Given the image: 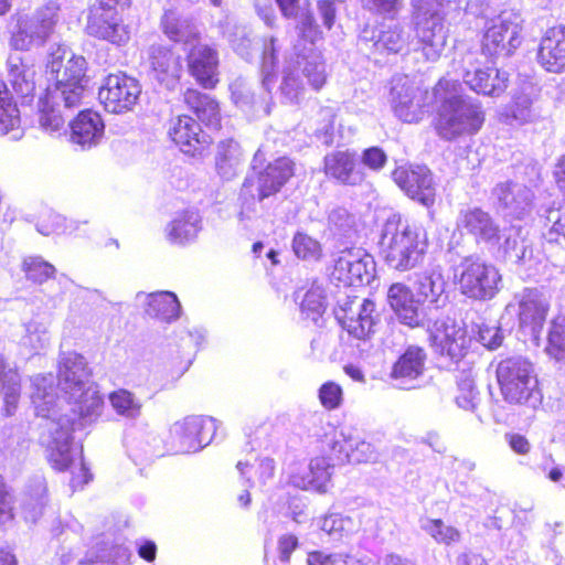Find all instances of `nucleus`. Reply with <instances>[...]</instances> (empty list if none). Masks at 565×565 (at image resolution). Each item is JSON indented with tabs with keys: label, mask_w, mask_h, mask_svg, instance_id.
I'll use <instances>...</instances> for the list:
<instances>
[{
	"label": "nucleus",
	"mask_w": 565,
	"mask_h": 565,
	"mask_svg": "<svg viewBox=\"0 0 565 565\" xmlns=\"http://www.w3.org/2000/svg\"><path fill=\"white\" fill-rule=\"evenodd\" d=\"M30 399L38 417L44 419L40 443L45 448L46 457L55 470L64 471L76 465L78 475L72 477L74 488L83 487L90 480V475L82 459V448L74 444L75 420L62 413L61 399L52 374L35 375L30 380Z\"/></svg>",
	"instance_id": "f257e3e1"
},
{
	"label": "nucleus",
	"mask_w": 565,
	"mask_h": 565,
	"mask_svg": "<svg viewBox=\"0 0 565 565\" xmlns=\"http://www.w3.org/2000/svg\"><path fill=\"white\" fill-rule=\"evenodd\" d=\"M65 51V47L58 46L57 53L62 54H51L47 68L55 83L46 88L44 98L39 102V124L51 134L64 128L65 117L61 107L71 109L79 106L85 92L86 61L83 56L73 55L62 65Z\"/></svg>",
	"instance_id": "f03ea898"
},
{
	"label": "nucleus",
	"mask_w": 565,
	"mask_h": 565,
	"mask_svg": "<svg viewBox=\"0 0 565 565\" xmlns=\"http://www.w3.org/2000/svg\"><path fill=\"white\" fill-rule=\"evenodd\" d=\"M437 105L434 126L437 135L451 141L463 135L477 134L486 119L480 102L462 95L457 79L443 77L433 89Z\"/></svg>",
	"instance_id": "7ed1b4c3"
},
{
	"label": "nucleus",
	"mask_w": 565,
	"mask_h": 565,
	"mask_svg": "<svg viewBox=\"0 0 565 565\" xmlns=\"http://www.w3.org/2000/svg\"><path fill=\"white\" fill-rule=\"evenodd\" d=\"M90 370L84 356L76 352L64 353L60 361L58 385L79 425L94 423L104 408V399L90 379Z\"/></svg>",
	"instance_id": "20e7f679"
},
{
	"label": "nucleus",
	"mask_w": 565,
	"mask_h": 565,
	"mask_svg": "<svg viewBox=\"0 0 565 565\" xmlns=\"http://www.w3.org/2000/svg\"><path fill=\"white\" fill-rule=\"evenodd\" d=\"M379 245L384 263L391 269L404 273L423 264L428 241L424 231L393 214L383 224Z\"/></svg>",
	"instance_id": "39448f33"
},
{
	"label": "nucleus",
	"mask_w": 565,
	"mask_h": 565,
	"mask_svg": "<svg viewBox=\"0 0 565 565\" xmlns=\"http://www.w3.org/2000/svg\"><path fill=\"white\" fill-rule=\"evenodd\" d=\"M497 380L505 402L533 409L542 404L543 395L533 364L525 358L511 356L497 366Z\"/></svg>",
	"instance_id": "423d86ee"
},
{
	"label": "nucleus",
	"mask_w": 565,
	"mask_h": 565,
	"mask_svg": "<svg viewBox=\"0 0 565 565\" xmlns=\"http://www.w3.org/2000/svg\"><path fill=\"white\" fill-rule=\"evenodd\" d=\"M448 4L446 0H412V21L427 61H437L445 50L448 39L445 25Z\"/></svg>",
	"instance_id": "0eeeda50"
},
{
	"label": "nucleus",
	"mask_w": 565,
	"mask_h": 565,
	"mask_svg": "<svg viewBox=\"0 0 565 565\" xmlns=\"http://www.w3.org/2000/svg\"><path fill=\"white\" fill-rule=\"evenodd\" d=\"M58 21V6L49 2L32 14H21L10 32L12 50L28 52L45 45Z\"/></svg>",
	"instance_id": "6e6552de"
},
{
	"label": "nucleus",
	"mask_w": 565,
	"mask_h": 565,
	"mask_svg": "<svg viewBox=\"0 0 565 565\" xmlns=\"http://www.w3.org/2000/svg\"><path fill=\"white\" fill-rule=\"evenodd\" d=\"M454 276L460 292L476 300L492 299L502 280L494 265L475 256L463 258L456 266Z\"/></svg>",
	"instance_id": "1a4fd4ad"
},
{
	"label": "nucleus",
	"mask_w": 565,
	"mask_h": 565,
	"mask_svg": "<svg viewBox=\"0 0 565 565\" xmlns=\"http://www.w3.org/2000/svg\"><path fill=\"white\" fill-rule=\"evenodd\" d=\"M521 170L522 168L519 167L513 180L499 182L492 190L497 209L505 217L523 218L532 210L534 193L531 185L537 178V171L533 166L525 167L523 169L527 174L525 180L521 177L523 174Z\"/></svg>",
	"instance_id": "9d476101"
},
{
	"label": "nucleus",
	"mask_w": 565,
	"mask_h": 565,
	"mask_svg": "<svg viewBox=\"0 0 565 565\" xmlns=\"http://www.w3.org/2000/svg\"><path fill=\"white\" fill-rule=\"evenodd\" d=\"M550 309V298L537 288H525L507 305L502 319L516 316L520 329L536 340Z\"/></svg>",
	"instance_id": "9b49d317"
},
{
	"label": "nucleus",
	"mask_w": 565,
	"mask_h": 565,
	"mask_svg": "<svg viewBox=\"0 0 565 565\" xmlns=\"http://www.w3.org/2000/svg\"><path fill=\"white\" fill-rule=\"evenodd\" d=\"M521 24L518 14L503 11L484 25L481 47L488 56H510L521 44Z\"/></svg>",
	"instance_id": "f8f14e48"
},
{
	"label": "nucleus",
	"mask_w": 565,
	"mask_h": 565,
	"mask_svg": "<svg viewBox=\"0 0 565 565\" xmlns=\"http://www.w3.org/2000/svg\"><path fill=\"white\" fill-rule=\"evenodd\" d=\"M216 430L217 422L212 417H184L173 423L169 429L171 447L177 452H198L212 441Z\"/></svg>",
	"instance_id": "ddd939ff"
},
{
	"label": "nucleus",
	"mask_w": 565,
	"mask_h": 565,
	"mask_svg": "<svg viewBox=\"0 0 565 565\" xmlns=\"http://www.w3.org/2000/svg\"><path fill=\"white\" fill-rule=\"evenodd\" d=\"M294 162L281 157L269 162L264 169L259 170L256 179L247 177L243 183L242 194L250 195L259 202L278 193L281 188L294 175Z\"/></svg>",
	"instance_id": "4468645a"
},
{
	"label": "nucleus",
	"mask_w": 565,
	"mask_h": 565,
	"mask_svg": "<svg viewBox=\"0 0 565 565\" xmlns=\"http://www.w3.org/2000/svg\"><path fill=\"white\" fill-rule=\"evenodd\" d=\"M141 94L139 82L125 73L109 74L98 90V98L105 109L113 114L131 110Z\"/></svg>",
	"instance_id": "2eb2a0df"
},
{
	"label": "nucleus",
	"mask_w": 565,
	"mask_h": 565,
	"mask_svg": "<svg viewBox=\"0 0 565 565\" xmlns=\"http://www.w3.org/2000/svg\"><path fill=\"white\" fill-rule=\"evenodd\" d=\"M391 104L395 115L405 122H417L424 115L423 93L415 82L404 74L392 77Z\"/></svg>",
	"instance_id": "dca6fc26"
},
{
	"label": "nucleus",
	"mask_w": 565,
	"mask_h": 565,
	"mask_svg": "<svg viewBox=\"0 0 565 565\" xmlns=\"http://www.w3.org/2000/svg\"><path fill=\"white\" fill-rule=\"evenodd\" d=\"M430 345L440 355L459 360L465 354L469 340L466 330L449 317L437 318L427 323Z\"/></svg>",
	"instance_id": "f3484780"
},
{
	"label": "nucleus",
	"mask_w": 565,
	"mask_h": 565,
	"mask_svg": "<svg viewBox=\"0 0 565 565\" xmlns=\"http://www.w3.org/2000/svg\"><path fill=\"white\" fill-rule=\"evenodd\" d=\"M394 182L412 200L426 207L435 204L436 184L430 170L425 166H402L392 173Z\"/></svg>",
	"instance_id": "a211bd4d"
},
{
	"label": "nucleus",
	"mask_w": 565,
	"mask_h": 565,
	"mask_svg": "<svg viewBox=\"0 0 565 565\" xmlns=\"http://www.w3.org/2000/svg\"><path fill=\"white\" fill-rule=\"evenodd\" d=\"M115 8L93 4L87 17L86 32L99 40L122 45L129 40V31Z\"/></svg>",
	"instance_id": "6ab92c4d"
},
{
	"label": "nucleus",
	"mask_w": 565,
	"mask_h": 565,
	"mask_svg": "<svg viewBox=\"0 0 565 565\" xmlns=\"http://www.w3.org/2000/svg\"><path fill=\"white\" fill-rule=\"evenodd\" d=\"M375 263L363 249H345L334 260L332 279L348 286L369 284L373 278Z\"/></svg>",
	"instance_id": "aec40b11"
},
{
	"label": "nucleus",
	"mask_w": 565,
	"mask_h": 565,
	"mask_svg": "<svg viewBox=\"0 0 565 565\" xmlns=\"http://www.w3.org/2000/svg\"><path fill=\"white\" fill-rule=\"evenodd\" d=\"M503 236L504 242L498 248L500 256L519 266L529 276L534 275L544 259L541 250H534L532 245L521 236L520 228L511 227L503 233Z\"/></svg>",
	"instance_id": "412c9836"
},
{
	"label": "nucleus",
	"mask_w": 565,
	"mask_h": 565,
	"mask_svg": "<svg viewBox=\"0 0 565 565\" xmlns=\"http://www.w3.org/2000/svg\"><path fill=\"white\" fill-rule=\"evenodd\" d=\"M168 134L180 150L189 156H203L211 143L209 135L190 116H178L170 120Z\"/></svg>",
	"instance_id": "4be33fe9"
},
{
	"label": "nucleus",
	"mask_w": 565,
	"mask_h": 565,
	"mask_svg": "<svg viewBox=\"0 0 565 565\" xmlns=\"http://www.w3.org/2000/svg\"><path fill=\"white\" fill-rule=\"evenodd\" d=\"M472 61V53L467 54L463 58L465 71L462 79L465 84L477 94L491 97L500 96L508 87V73L495 67H476L470 70Z\"/></svg>",
	"instance_id": "5701e85b"
},
{
	"label": "nucleus",
	"mask_w": 565,
	"mask_h": 565,
	"mask_svg": "<svg viewBox=\"0 0 565 565\" xmlns=\"http://www.w3.org/2000/svg\"><path fill=\"white\" fill-rule=\"evenodd\" d=\"M323 163L326 175L343 185L356 186L366 179L359 154L354 150L332 151L324 157Z\"/></svg>",
	"instance_id": "b1692460"
},
{
	"label": "nucleus",
	"mask_w": 565,
	"mask_h": 565,
	"mask_svg": "<svg viewBox=\"0 0 565 565\" xmlns=\"http://www.w3.org/2000/svg\"><path fill=\"white\" fill-rule=\"evenodd\" d=\"M297 53L290 52V43L287 39L278 38L275 35L266 36L263 39L262 44V86L268 93H271L276 83V70L281 64L284 67L288 64H295L294 55Z\"/></svg>",
	"instance_id": "393cba45"
},
{
	"label": "nucleus",
	"mask_w": 565,
	"mask_h": 565,
	"mask_svg": "<svg viewBox=\"0 0 565 565\" xmlns=\"http://www.w3.org/2000/svg\"><path fill=\"white\" fill-rule=\"evenodd\" d=\"M364 41L373 42L376 51L399 53L407 49L411 34L406 25L394 21H383L374 28L365 26L361 32Z\"/></svg>",
	"instance_id": "a878e982"
},
{
	"label": "nucleus",
	"mask_w": 565,
	"mask_h": 565,
	"mask_svg": "<svg viewBox=\"0 0 565 565\" xmlns=\"http://www.w3.org/2000/svg\"><path fill=\"white\" fill-rule=\"evenodd\" d=\"M148 64L153 79L168 89H172L181 77L182 58L170 47L153 44L148 50Z\"/></svg>",
	"instance_id": "bb28decb"
},
{
	"label": "nucleus",
	"mask_w": 565,
	"mask_h": 565,
	"mask_svg": "<svg viewBox=\"0 0 565 565\" xmlns=\"http://www.w3.org/2000/svg\"><path fill=\"white\" fill-rule=\"evenodd\" d=\"M374 313L375 303L372 300L354 299L349 302L348 307L341 308V311L337 312V318L349 334L356 339H365L373 332L376 322Z\"/></svg>",
	"instance_id": "cd10ccee"
},
{
	"label": "nucleus",
	"mask_w": 565,
	"mask_h": 565,
	"mask_svg": "<svg viewBox=\"0 0 565 565\" xmlns=\"http://www.w3.org/2000/svg\"><path fill=\"white\" fill-rule=\"evenodd\" d=\"M331 469L326 457H316L308 466H295L289 472V482L301 490L326 493L331 483Z\"/></svg>",
	"instance_id": "c85d7f7f"
},
{
	"label": "nucleus",
	"mask_w": 565,
	"mask_h": 565,
	"mask_svg": "<svg viewBox=\"0 0 565 565\" xmlns=\"http://www.w3.org/2000/svg\"><path fill=\"white\" fill-rule=\"evenodd\" d=\"M457 226L475 236L479 243L497 246L500 231L492 216L480 207H469L460 211Z\"/></svg>",
	"instance_id": "c756f323"
},
{
	"label": "nucleus",
	"mask_w": 565,
	"mask_h": 565,
	"mask_svg": "<svg viewBox=\"0 0 565 565\" xmlns=\"http://www.w3.org/2000/svg\"><path fill=\"white\" fill-rule=\"evenodd\" d=\"M105 135L102 116L90 109L81 111L70 122V141L86 150L100 143Z\"/></svg>",
	"instance_id": "7c9ffc66"
},
{
	"label": "nucleus",
	"mask_w": 565,
	"mask_h": 565,
	"mask_svg": "<svg viewBox=\"0 0 565 565\" xmlns=\"http://www.w3.org/2000/svg\"><path fill=\"white\" fill-rule=\"evenodd\" d=\"M189 71L204 88H213L218 82V54L206 44L194 45L188 55Z\"/></svg>",
	"instance_id": "2f4dec72"
},
{
	"label": "nucleus",
	"mask_w": 565,
	"mask_h": 565,
	"mask_svg": "<svg viewBox=\"0 0 565 565\" xmlns=\"http://www.w3.org/2000/svg\"><path fill=\"white\" fill-rule=\"evenodd\" d=\"M537 62L551 73L565 71V25L546 30L540 42Z\"/></svg>",
	"instance_id": "473e14b6"
},
{
	"label": "nucleus",
	"mask_w": 565,
	"mask_h": 565,
	"mask_svg": "<svg viewBox=\"0 0 565 565\" xmlns=\"http://www.w3.org/2000/svg\"><path fill=\"white\" fill-rule=\"evenodd\" d=\"M136 301L142 307L143 312L162 322H172L180 317L181 305L174 292L156 291V292H138Z\"/></svg>",
	"instance_id": "72a5a7b5"
},
{
	"label": "nucleus",
	"mask_w": 565,
	"mask_h": 565,
	"mask_svg": "<svg viewBox=\"0 0 565 565\" xmlns=\"http://www.w3.org/2000/svg\"><path fill=\"white\" fill-rule=\"evenodd\" d=\"M426 354L418 347H409L394 363L391 377L396 381L399 388H413L416 381L424 372Z\"/></svg>",
	"instance_id": "f704fd0d"
},
{
	"label": "nucleus",
	"mask_w": 565,
	"mask_h": 565,
	"mask_svg": "<svg viewBox=\"0 0 565 565\" xmlns=\"http://www.w3.org/2000/svg\"><path fill=\"white\" fill-rule=\"evenodd\" d=\"M0 136L18 141L24 136L20 109L7 85L0 81Z\"/></svg>",
	"instance_id": "c9c22d12"
},
{
	"label": "nucleus",
	"mask_w": 565,
	"mask_h": 565,
	"mask_svg": "<svg viewBox=\"0 0 565 565\" xmlns=\"http://www.w3.org/2000/svg\"><path fill=\"white\" fill-rule=\"evenodd\" d=\"M387 299L402 323L409 327L419 324L418 303L409 288L403 284H393L388 289Z\"/></svg>",
	"instance_id": "e433bc0d"
},
{
	"label": "nucleus",
	"mask_w": 565,
	"mask_h": 565,
	"mask_svg": "<svg viewBox=\"0 0 565 565\" xmlns=\"http://www.w3.org/2000/svg\"><path fill=\"white\" fill-rule=\"evenodd\" d=\"M200 214L193 210L178 214L166 227L168 241L178 245L193 242L202 228Z\"/></svg>",
	"instance_id": "4c0bfd02"
},
{
	"label": "nucleus",
	"mask_w": 565,
	"mask_h": 565,
	"mask_svg": "<svg viewBox=\"0 0 565 565\" xmlns=\"http://www.w3.org/2000/svg\"><path fill=\"white\" fill-rule=\"evenodd\" d=\"M47 503V487L44 477H33L22 494L21 509L28 522H36Z\"/></svg>",
	"instance_id": "58836bf2"
},
{
	"label": "nucleus",
	"mask_w": 565,
	"mask_h": 565,
	"mask_svg": "<svg viewBox=\"0 0 565 565\" xmlns=\"http://www.w3.org/2000/svg\"><path fill=\"white\" fill-rule=\"evenodd\" d=\"M7 79L13 90L22 96H31L35 89V70L26 64L19 54H10L8 57Z\"/></svg>",
	"instance_id": "ea45409f"
},
{
	"label": "nucleus",
	"mask_w": 565,
	"mask_h": 565,
	"mask_svg": "<svg viewBox=\"0 0 565 565\" xmlns=\"http://www.w3.org/2000/svg\"><path fill=\"white\" fill-rule=\"evenodd\" d=\"M296 57L297 60L294 63L298 67V72L301 71L312 89L320 90L328 78L326 62L321 52L310 47L303 54H296Z\"/></svg>",
	"instance_id": "a19ab883"
},
{
	"label": "nucleus",
	"mask_w": 565,
	"mask_h": 565,
	"mask_svg": "<svg viewBox=\"0 0 565 565\" xmlns=\"http://www.w3.org/2000/svg\"><path fill=\"white\" fill-rule=\"evenodd\" d=\"M162 32L174 42L191 43L199 36L195 24L177 9L168 8L161 18Z\"/></svg>",
	"instance_id": "79ce46f5"
},
{
	"label": "nucleus",
	"mask_w": 565,
	"mask_h": 565,
	"mask_svg": "<svg viewBox=\"0 0 565 565\" xmlns=\"http://www.w3.org/2000/svg\"><path fill=\"white\" fill-rule=\"evenodd\" d=\"M231 94L234 104L245 113L268 115L270 113V106L267 96L270 95L265 88V97H256L252 85L243 79H235L231 86Z\"/></svg>",
	"instance_id": "37998d69"
},
{
	"label": "nucleus",
	"mask_w": 565,
	"mask_h": 565,
	"mask_svg": "<svg viewBox=\"0 0 565 565\" xmlns=\"http://www.w3.org/2000/svg\"><path fill=\"white\" fill-rule=\"evenodd\" d=\"M0 394L3 398L2 413L6 416L15 414L21 396V376L17 370L7 365L0 355Z\"/></svg>",
	"instance_id": "c03bdc74"
},
{
	"label": "nucleus",
	"mask_w": 565,
	"mask_h": 565,
	"mask_svg": "<svg viewBox=\"0 0 565 565\" xmlns=\"http://www.w3.org/2000/svg\"><path fill=\"white\" fill-rule=\"evenodd\" d=\"M184 102L203 124L212 128L220 127L221 114L218 103L210 95L196 89H188L184 93Z\"/></svg>",
	"instance_id": "a18cd8bd"
},
{
	"label": "nucleus",
	"mask_w": 565,
	"mask_h": 565,
	"mask_svg": "<svg viewBox=\"0 0 565 565\" xmlns=\"http://www.w3.org/2000/svg\"><path fill=\"white\" fill-rule=\"evenodd\" d=\"M242 163V151L238 142L233 139L222 140L217 145L215 154V168L217 174L225 179H233Z\"/></svg>",
	"instance_id": "49530a36"
},
{
	"label": "nucleus",
	"mask_w": 565,
	"mask_h": 565,
	"mask_svg": "<svg viewBox=\"0 0 565 565\" xmlns=\"http://www.w3.org/2000/svg\"><path fill=\"white\" fill-rule=\"evenodd\" d=\"M416 290L424 301L435 303L438 307L445 291L441 268L433 266L418 275Z\"/></svg>",
	"instance_id": "de8ad7c7"
},
{
	"label": "nucleus",
	"mask_w": 565,
	"mask_h": 565,
	"mask_svg": "<svg viewBox=\"0 0 565 565\" xmlns=\"http://www.w3.org/2000/svg\"><path fill=\"white\" fill-rule=\"evenodd\" d=\"M236 468L241 478L252 488L256 481L265 484L274 477L275 461L269 457L255 458L253 462L250 460H241L237 462Z\"/></svg>",
	"instance_id": "09e8293b"
},
{
	"label": "nucleus",
	"mask_w": 565,
	"mask_h": 565,
	"mask_svg": "<svg viewBox=\"0 0 565 565\" xmlns=\"http://www.w3.org/2000/svg\"><path fill=\"white\" fill-rule=\"evenodd\" d=\"M278 90L281 102L285 104H298L303 98L306 88L296 64L282 67Z\"/></svg>",
	"instance_id": "8fccbe9b"
},
{
	"label": "nucleus",
	"mask_w": 565,
	"mask_h": 565,
	"mask_svg": "<svg viewBox=\"0 0 565 565\" xmlns=\"http://www.w3.org/2000/svg\"><path fill=\"white\" fill-rule=\"evenodd\" d=\"M108 399L115 413L120 417L134 420L141 415L142 403L140 398L126 388L111 392Z\"/></svg>",
	"instance_id": "3c124183"
},
{
	"label": "nucleus",
	"mask_w": 565,
	"mask_h": 565,
	"mask_svg": "<svg viewBox=\"0 0 565 565\" xmlns=\"http://www.w3.org/2000/svg\"><path fill=\"white\" fill-rule=\"evenodd\" d=\"M420 527L438 544L451 545L461 540L460 531L440 519H425Z\"/></svg>",
	"instance_id": "603ef678"
},
{
	"label": "nucleus",
	"mask_w": 565,
	"mask_h": 565,
	"mask_svg": "<svg viewBox=\"0 0 565 565\" xmlns=\"http://www.w3.org/2000/svg\"><path fill=\"white\" fill-rule=\"evenodd\" d=\"M25 334L21 339V344L31 352L38 353L50 343V332L46 322L38 319H31L24 324Z\"/></svg>",
	"instance_id": "864d4df0"
},
{
	"label": "nucleus",
	"mask_w": 565,
	"mask_h": 565,
	"mask_svg": "<svg viewBox=\"0 0 565 565\" xmlns=\"http://www.w3.org/2000/svg\"><path fill=\"white\" fill-rule=\"evenodd\" d=\"M79 221H67L63 215L50 211L41 217L36 228L45 236L61 233L73 234L79 230Z\"/></svg>",
	"instance_id": "5fc2aeb1"
},
{
	"label": "nucleus",
	"mask_w": 565,
	"mask_h": 565,
	"mask_svg": "<svg viewBox=\"0 0 565 565\" xmlns=\"http://www.w3.org/2000/svg\"><path fill=\"white\" fill-rule=\"evenodd\" d=\"M130 556V550L125 545H105L99 550L98 554L86 558H78L77 563L82 565L86 562H103L110 565H129Z\"/></svg>",
	"instance_id": "6e6d98bb"
},
{
	"label": "nucleus",
	"mask_w": 565,
	"mask_h": 565,
	"mask_svg": "<svg viewBox=\"0 0 565 565\" xmlns=\"http://www.w3.org/2000/svg\"><path fill=\"white\" fill-rule=\"evenodd\" d=\"M295 255L306 262H318L322 256L321 244L313 237L298 232L292 238Z\"/></svg>",
	"instance_id": "4d7b16f0"
},
{
	"label": "nucleus",
	"mask_w": 565,
	"mask_h": 565,
	"mask_svg": "<svg viewBox=\"0 0 565 565\" xmlns=\"http://www.w3.org/2000/svg\"><path fill=\"white\" fill-rule=\"evenodd\" d=\"M22 269L29 280L40 285L55 274V267L40 256L26 257L23 260Z\"/></svg>",
	"instance_id": "13d9d810"
},
{
	"label": "nucleus",
	"mask_w": 565,
	"mask_h": 565,
	"mask_svg": "<svg viewBox=\"0 0 565 565\" xmlns=\"http://www.w3.org/2000/svg\"><path fill=\"white\" fill-rule=\"evenodd\" d=\"M546 221L551 225L544 233L545 239L565 248V209H550Z\"/></svg>",
	"instance_id": "bf43d9fd"
},
{
	"label": "nucleus",
	"mask_w": 565,
	"mask_h": 565,
	"mask_svg": "<svg viewBox=\"0 0 565 565\" xmlns=\"http://www.w3.org/2000/svg\"><path fill=\"white\" fill-rule=\"evenodd\" d=\"M301 313L305 319L318 322L324 311V296L319 287L309 289L300 305Z\"/></svg>",
	"instance_id": "052dcab7"
},
{
	"label": "nucleus",
	"mask_w": 565,
	"mask_h": 565,
	"mask_svg": "<svg viewBox=\"0 0 565 565\" xmlns=\"http://www.w3.org/2000/svg\"><path fill=\"white\" fill-rule=\"evenodd\" d=\"M545 351L555 361L565 362V324L553 321Z\"/></svg>",
	"instance_id": "680f3d73"
},
{
	"label": "nucleus",
	"mask_w": 565,
	"mask_h": 565,
	"mask_svg": "<svg viewBox=\"0 0 565 565\" xmlns=\"http://www.w3.org/2000/svg\"><path fill=\"white\" fill-rule=\"evenodd\" d=\"M320 529L328 535L338 540L341 539L344 533H349L353 530V521L351 518L331 513L322 519Z\"/></svg>",
	"instance_id": "e2e57ef3"
},
{
	"label": "nucleus",
	"mask_w": 565,
	"mask_h": 565,
	"mask_svg": "<svg viewBox=\"0 0 565 565\" xmlns=\"http://www.w3.org/2000/svg\"><path fill=\"white\" fill-rule=\"evenodd\" d=\"M329 226L335 233L347 236L355 226V216L344 207H335L329 213Z\"/></svg>",
	"instance_id": "0e129e2a"
},
{
	"label": "nucleus",
	"mask_w": 565,
	"mask_h": 565,
	"mask_svg": "<svg viewBox=\"0 0 565 565\" xmlns=\"http://www.w3.org/2000/svg\"><path fill=\"white\" fill-rule=\"evenodd\" d=\"M352 446L353 439L350 433L345 431L343 428L334 431L330 443V449L338 460L351 462Z\"/></svg>",
	"instance_id": "69168bd1"
},
{
	"label": "nucleus",
	"mask_w": 565,
	"mask_h": 565,
	"mask_svg": "<svg viewBox=\"0 0 565 565\" xmlns=\"http://www.w3.org/2000/svg\"><path fill=\"white\" fill-rule=\"evenodd\" d=\"M318 396L321 405L326 409H337L341 406L343 401L342 387L335 382H326L320 386Z\"/></svg>",
	"instance_id": "338daca9"
},
{
	"label": "nucleus",
	"mask_w": 565,
	"mask_h": 565,
	"mask_svg": "<svg viewBox=\"0 0 565 565\" xmlns=\"http://www.w3.org/2000/svg\"><path fill=\"white\" fill-rule=\"evenodd\" d=\"M478 401V392L475 388L473 381L466 377L458 383V394L456 404L465 411H475Z\"/></svg>",
	"instance_id": "774afa93"
}]
</instances>
